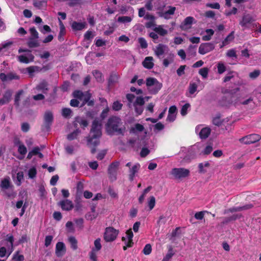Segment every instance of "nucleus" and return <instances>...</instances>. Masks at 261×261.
Masks as SVG:
<instances>
[{
    "label": "nucleus",
    "instance_id": "nucleus-1",
    "mask_svg": "<svg viewBox=\"0 0 261 261\" xmlns=\"http://www.w3.org/2000/svg\"><path fill=\"white\" fill-rule=\"evenodd\" d=\"M102 135L101 124L96 119L92 122L91 128L88 137V145L91 148V152L94 154L96 147L99 144V139Z\"/></svg>",
    "mask_w": 261,
    "mask_h": 261
},
{
    "label": "nucleus",
    "instance_id": "nucleus-2",
    "mask_svg": "<svg viewBox=\"0 0 261 261\" xmlns=\"http://www.w3.org/2000/svg\"><path fill=\"white\" fill-rule=\"evenodd\" d=\"M107 133L109 135H124L125 127L123 124L121 119L115 116H111L106 124Z\"/></svg>",
    "mask_w": 261,
    "mask_h": 261
},
{
    "label": "nucleus",
    "instance_id": "nucleus-3",
    "mask_svg": "<svg viewBox=\"0 0 261 261\" xmlns=\"http://www.w3.org/2000/svg\"><path fill=\"white\" fill-rule=\"evenodd\" d=\"M73 96L82 101L80 107H84L86 104L88 106L93 107L94 105V99H91L92 95L89 91L85 92L81 90H75L72 93Z\"/></svg>",
    "mask_w": 261,
    "mask_h": 261
},
{
    "label": "nucleus",
    "instance_id": "nucleus-4",
    "mask_svg": "<svg viewBox=\"0 0 261 261\" xmlns=\"http://www.w3.org/2000/svg\"><path fill=\"white\" fill-rule=\"evenodd\" d=\"M190 170L184 168H174L171 171V174L175 179H182L188 177Z\"/></svg>",
    "mask_w": 261,
    "mask_h": 261
},
{
    "label": "nucleus",
    "instance_id": "nucleus-5",
    "mask_svg": "<svg viewBox=\"0 0 261 261\" xmlns=\"http://www.w3.org/2000/svg\"><path fill=\"white\" fill-rule=\"evenodd\" d=\"M54 120L53 114L50 111H46L43 117V123L41 125L42 132H49Z\"/></svg>",
    "mask_w": 261,
    "mask_h": 261
},
{
    "label": "nucleus",
    "instance_id": "nucleus-6",
    "mask_svg": "<svg viewBox=\"0 0 261 261\" xmlns=\"http://www.w3.org/2000/svg\"><path fill=\"white\" fill-rule=\"evenodd\" d=\"M119 230L113 227H108L106 228L103 234V239L107 242L114 241L117 238Z\"/></svg>",
    "mask_w": 261,
    "mask_h": 261
},
{
    "label": "nucleus",
    "instance_id": "nucleus-7",
    "mask_svg": "<svg viewBox=\"0 0 261 261\" xmlns=\"http://www.w3.org/2000/svg\"><path fill=\"white\" fill-rule=\"evenodd\" d=\"M219 105L223 107H229L231 105H236L237 99L233 95L230 96H224L219 100Z\"/></svg>",
    "mask_w": 261,
    "mask_h": 261
},
{
    "label": "nucleus",
    "instance_id": "nucleus-8",
    "mask_svg": "<svg viewBox=\"0 0 261 261\" xmlns=\"http://www.w3.org/2000/svg\"><path fill=\"white\" fill-rule=\"evenodd\" d=\"M261 139V136L256 134H252L244 136L239 139L240 142L245 144L255 143Z\"/></svg>",
    "mask_w": 261,
    "mask_h": 261
},
{
    "label": "nucleus",
    "instance_id": "nucleus-9",
    "mask_svg": "<svg viewBox=\"0 0 261 261\" xmlns=\"http://www.w3.org/2000/svg\"><path fill=\"white\" fill-rule=\"evenodd\" d=\"M215 48V45L212 43H201L198 49V53L201 55H205Z\"/></svg>",
    "mask_w": 261,
    "mask_h": 261
},
{
    "label": "nucleus",
    "instance_id": "nucleus-10",
    "mask_svg": "<svg viewBox=\"0 0 261 261\" xmlns=\"http://www.w3.org/2000/svg\"><path fill=\"white\" fill-rule=\"evenodd\" d=\"M254 19L253 17L249 14H244L242 20L240 21V25L245 28H248L249 25L251 24Z\"/></svg>",
    "mask_w": 261,
    "mask_h": 261
},
{
    "label": "nucleus",
    "instance_id": "nucleus-11",
    "mask_svg": "<svg viewBox=\"0 0 261 261\" xmlns=\"http://www.w3.org/2000/svg\"><path fill=\"white\" fill-rule=\"evenodd\" d=\"M195 21V19L192 16L187 17L182 22L180 28L182 30L186 31L191 28V25Z\"/></svg>",
    "mask_w": 261,
    "mask_h": 261
},
{
    "label": "nucleus",
    "instance_id": "nucleus-12",
    "mask_svg": "<svg viewBox=\"0 0 261 261\" xmlns=\"http://www.w3.org/2000/svg\"><path fill=\"white\" fill-rule=\"evenodd\" d=\"M63 211H69L73 207L72 202L68 199H64L59 201L58 203Z\"/></svg>",
    "mask_w": 261,
    "mask_h": 261
},
{
    "label": "nucleus",
    "instance_id": "nucleus-13",
    "mask_svg": "<svg viewBox=\"0 0 261 261\" xmlns=\"http://www.w3.org/2000/svg\"><path fill=\"white\" fill-rule=\"evenodd\" d=\"M66 252V247L65 244L62 242H58L56 246V254L57 256L62 257Z\"/></svg>",
    "mask_w": 261,
    "mask_h": 261
},
{
    "label": "nucleus",
    "instance_id": "nucleus-14",
    "mask_svg": "<svg viewBox=\"0 0 261 261\" xmlns=\"http://www.w3.org/2000/svg\"><path fill=\"white\" fill-rule=\"evenodd\" d=\"M34 59V56L31 53L28 54V57L24 55H20L18 57V61L20 63L28 64L33 62Z\"/></svg>",
    "mask_w": 261,
    "mask_h": 261
},
{
    "label": "nucleus",
    "instance_id": "nucleus-15",
    "mask_svg": "<svg viewBox=\"0 0 261 261\" xmlns=\"http://www.w3.org/2000/svg\"><path fill=\"white\" fill-rule=\"evenodd\" d=\"M169 10L167 11L159 13V16L161 17H163L166 19H169L170 18L169 15H173L175 13V11L176 10V8L173 6H169Z\"/></svg>",
    "mask_w": 261,
    "mask_h": 261
},
{
    "label": "nucleus",
    "instance_id": "nucleus-16",
    "mask_svg": "<svg viewBox=\"0 0 261 261\" xmlns=\"http://www.w3.org/2000/svg\"><path fill=\"white\" fill-rule=\"evenodd\" d=\"M140 168V165L139 163H136L132 168H129L128 178L130 181L134 180L135 174L138 172Z\"/></svg>",
    "mask_w": 261,
    "mask_h": 261
},
{
    "label": "nucleus",
    "instance_id": "nucleus-17",
    "mask_svg": "<svg viewBox=\"0 0 261 261\" xmlns=\"http://www.w3.org/2000/svg\"><path fill=\"white\" fill-rule=\"evenodd\" d=\"M168 48L166 45L160 43L156 46V48L154 50L155 55L158 58H160V57L164 54L166 49Z\"/></svg>",
    "mask_w": 261,
    "mask_h": 261
},
{
    "label": "nucleus",
    "instance_id": "nucleus-18",
    "mask_svg": "<svg viewBox=\"0 0 261 261\" xmlns=\"http://www.w3.org/2000/svg\"><path fill=\"white\" fill-rule=\"evenodd\" d=\"M253 206L252 204L249 203L242 206L233 207L229 210V212H238L243 211H247L251 208Z\"/></svg>",
    "mask_w": 261,
    "mask_h": 261
},
{
    "label": "nucleus",
    "instance_id": "nucleus-19",
    "mask_svg": "<svg viewBox=\"0 0 261 261\" xmlns=\"http://www.w3.org/2000/svg\"><path fill=\"white\" fill-rule=\"evenodd\" d=\"M13 92L11 90H7L4 93L3 98L1 99L3 101L4 105L8 103L11 99Z\"/></svg>",
    "mask_w": 261,
    "mask_h": 261
},
{
    "label": "nucleus",
    "instance_id": "nucleus-20",
    "mask_svg": "<svg viewBox=\"0 0 261 261\" xmlns=\"http://www.w3.org/2000/svg\"><path fill=\"white\" fill-rule=\"evenodd\" d=\"M153 57H147L145 58L142 62V65L146 69H151L154 66V63L152 62Z\"/></svg>",
    "mask_w": 261,
    "mask_h": 261
},
{
    "label": "nucleus",
    "instance_id": "nucleus-21",
    "mask_svg": "<svg viewBox=\"0 0 261 261\" xmlns=\"http://www.w3.org/2000/svg\"><path fill=\"white\" fill-rule=\"evenodd\" d=\"M48 83L45 80L41 82L36 87L37 90L42 91L44 93H46V91L48 90Z\"/></svg>",
    "mask_w": 261,
    "mask_h": 261
},
{
    "label": "nucleus",
    "instance_id": "nucleus-22",
    "mask_svg": "<svg viewBox=\"0 0 261 261\" xmlns=\"http://www.w3.org/2000/svg\"><path fill=\"white\" fill-rule=\"evenodd\" d=\"M211 132V129L208 127H205L202 128L199 133L200 139H205L208 137Z\"/></svg>",
    "mask_w": 261,
    "mask_h": 261
},
{
    "label": "nucleus",
    "instance_id": "nucleus-23",
    "mask_svg": "<svg viewBox=\"0 0 261 261\" xmlns=\"http://www.w3.org/2000/svg\"><path fill=\"white\" fill-rule=\"evenodd\" d=\"M86 23L85 22H79L73 21L71 24V28L74 31H81L86 28Z\"/></svg>",
    "mask_w": 261,
    "mask_h": 261
},
{
    "label": "nucleus",
    "instance_id": "nucleus-24",
    "mask_svg": "<svg viewBox=\"0 0 261 261\" xmlns=\"http://www.w3.org/2000/svg\"><path fill=\"white\" fill-rule=\"evenodd\" d=\"M163 85L161 83L158 81L151 87L149 88V91L152 94H156L161 89Z\"/></svg>",
    "mask_w": 261,
    "mask_h": 261
},
{
    "label": "nucleus",
    "instance_id": "nucleus-25",
    "mask_svg": "<svg viewBox=\"0 0 261 261\" xmlns=\"http://www.w3.org/2000/svg\"><path fill=\"white\" fill-rule=\"evenodd\" d=\"M13 187L10 182L9 177L4 178L1 180V187L3 189L7 190Z\"/></svg>",
    "mask_w": 261,
    "mask_h": 261
},
{
    "label": "nucleus",
    "instance_id": "nucleus-26",
    "mask_svg": "<svg viewBox=\"0 0 261 261\" xmlns=\"http://www.w3.org/2000/svg\"><path fill=\"white\" fill-rule=\"evenodd\" d=\"M234 38V31H232L222 41L220 47L222 48L228 44L230 41L233 40Z\"/></svg>",
    "mask_w": 261,
    "mask_h": 261
},
{
    "label": "nucleus",
    "instance_id": "nucleus-27",
    "mask_svg": "<svg viewBox=\"0 0 261 261\" xmlns=\"http://www.w3.org/2000/svg\"><path fill=\"white\" fill-rule=\"evenodd\" d=\"M59 20L60 22V32L58 35V40L59 41L62 42L64 40L63 36L66 33V30L61 20L60 19Z\"/></svg>",
    "mask_w": 261,
    "mask_h": 261
},
{
    "label": "nucleus",
    "instance_id": "nucleus-28",
    "mask_svg": "<svg viewBox=\"0 0 261 261\" xmlns=\"http://www.w3.org/2000/svg\"><path fill=\"white\" fill-rule=\"evenodd\" d=\"M24 93L23 90H20L17 92L15 95L14 97V105L16 108L19 107L20 106V96Z\"/></svg>",
    "mask_w": 261,
    "mask_h": 261
},
{
    "label": "nucleus",
    "instance_id": "nucleus-29",
    "mask_svg": "<svg viewBox=\"0 0 261 261\" xmlns=\"http://www.w3.org/2000/svg\"><path fill=\"white\" fill-rule=\"evenodd\" d=\"M37 39H34V38L31 37L29 38L27 44L30 48L37 47L40 46V44Z\"/></svg>",
    "mask_w": 261,
    "mask_h": 261
},
{
    "label": "nucleus",
    "instance_id": "nucleus-30",
    "mask_svg": "<svg viewBox=\"0 0 261 261\" xmlns=\"http://www.w3.org/2000/svg\"><path fill=\"white\" fill-rule=\"evenodd\" d=\"M180 230V227H177L175 229L173 230L172 233L169 236L170 240L174 241L175 238L178 237L181 234Z\"/></svg>",
    "mask_w": 261,
    "mask_h": 261
},
{
    "label": "nucleus",
    "instance_id": "nucleus-31",
    "mask_svg": "<svg viewBox=\"0 0 261 261\" xmlns=\"http://www.w3.org/2000/svg\"><path fill=\"white\" fill-rule=\"evenodd\" d=\"M207 35H204L202 37L203 41H209L212 39V37L214 34V31L211 29H207L205 30Z\"/></svg>",
    "mask_w": 261,
    "mask_h": 261
},
{
    "label": "nucleus",
    "instance_id": "nucleus-32",
    "mask_svg": "<svg viewBox=\"0 0 261 261\" xmlns=\"http://www.w3.org/2000/svg\"><path fill=\"white\" fill-rule=\"evenodd\" d=\"M74 201L75 203V207L76 210H80L82 206V198L81 194H78V193L76 194L75 199Z\"/></svg>",
    "mask_w": 261,
    "mask_h": 261
},
{
    "label": "nucleus",
    "instance_id": "nucleus-33",
    "mask_svg": "<svg viewBox=\"0 0 261 261\" xmlns=\"http://www.w3.org/2000/svg\"><path fill=\"white\" fill-rule=\"evenodd\" d=\"M144 127L143 125L140 123H136L135 127H132L130 129V133H136V131L142 132L144 130Z\"/></svg>",
    "mask_w": 261,
    "mask_h": 261
},
{
    "label": "nucleus",
    "instance_id": "nucleus-34",
    "mask_svg": "<svg viewBox=\"0 0 261 261\" xmlns=\"http://www.w3.org/2000/svg\"><path fill=\"white\" fill-rule=\"evenodd\" d=\"M119 165H120V162L119 161L113 162L109 166L108 171L117 172Z\"/></svg>",
    "mask_w": 261,
    "mask_h": 261
},
{
    "label": "nucleus",
    "instance_id": "nucleus-35",
    "mask_svg": "<svg viewBox=\"0 0 261 261\" xmlns=\"http://www.w3.org/2000/svg\"><path fill=\"white\" fill-rule=\"evenodd\" d=\"M68 241L70 244L71 248L73 250H75L77 249V241L74 237H70L68 238Z\"/></svg>",
    "mask_w": 261,
    "mask_h": 261
},
{
    "label": "nucleus",
    "instance_id": "nucleus-36",
    "mask_svg": "<svg viewBox=\"0 0 261 261\" xmlns=\"http://www.w3.org/2000/svg\"><path fill=\"white\" fill-rule=\"evenodd\" d=\"M153 31L162 36H164L167 34L168 31L163 29L162 26L160 25L158 27H155L153 29Z\"/></svg>",
    "mask_w": 261,
    "mask_h": 261
},
{
    "label": "nucleus",
    "instance_id": "nucleus-37",
    "mask_svg": "<svg viewBox=\"0 0 261 261\" xmlns=\"http://www.w3.org/2000/svg\"><path fill=\"white\" fill-rule=\"evenodd\" d=\"M213 124L215 125L219 126L223 123V120L221 119V114H217L216 117H215L212 120Z\"/></svg>",
    "mask_w": 261,
    "mask_h": 261
},
{
    "label": "nucleus",
    "instance_id": "nucleus-38",
    "mask_svg": "<svg viewBox=\"0 0 261 261\" xmlns=\"http://www.w3.org/2000/svg\"><path fill=\"white\" fill-rule=\"evenodd\" d=\"M158 81L154 77H148L146 80V85L148 89L151 87L154 84H155Z\"/></svg>",
    "mask_w": 261,
    "mask_h": 261
},
{
    "label": "nucleus",
    "instance_id": "nucleus-39",
    "mask_svg": "<svg viewBox=\"0 0 261 261\" xmlns=\"http://www.w3.org/2000/svg\"><path fill=\"white\" fill-rule=\"evenodd\" d=\"M210 165V163L208 162H205L204 163H201L198 164V169L199 172L200 173H204L206 172L205 170L204 169V167H208Z\"/></svg>",
    "mask_w": 261,
    "mask_h": 261
},
{
    "label": "nucleus",
    "instance_id": "nucleus-40",
    "mask_svg": "<svg viewBox=\"0 0 261 261\" xmlns=\"http://www.w3.org/2000/svg\"><path fill=\"white\" fill-rule=\"evenodd\" d=\"M79 133H80L79 129H77L74 130L73 132L68 134L67 136V139L69 141L73 140L76 138Z\"/></svg>",
    "mask_w": 261,
    "mask_h": 261
},
{
    "label": "nucleus",
    "instance_id": "nucleus-41",
    "mask_svg": "<svg viewBox=\"0 0 261 261\" xmlns=\"http://www.w3.org/2000/svg\"><path fill=\"white\" fill-rule=\"evenodd\" d=\"M174 253L173 252V249L171 247H170L167 254L164 257L162 261H168L174 255Z\"/></svg>",
    "mask_w": 261,
    "mask_h": 261
},
{
    "label": "nucleus",
    "instance_id": "nucleus-42",
    "mask_svg": "<svg viewBox=\"0 0 261 261\" xmlns=\"http://www.w3.org/2000/svg\"><path fill=\"white\" fill-rule=\"evenodd\" d=\"M123 105L119 101H115L112 105V109L115 111L120 110L122 108Z\"/></svg>",
    "mask_w": 261,
    "mask_h": 261
},
{
    "label": "nucleus",
    "instance_id": "nucleus-43",
    "mask_svg": "<svg viewBox=\"0 0 261 261\" xmlns=\"http://www.w3.org/2000/svg\"><path fill=\"white\" fill-rule=\"evenodd\" d=\"M145 103L144 98L141 96L137 97L134 103V106H143Z\"/></svg>",
    "mask_w": 261,
    "mask_h": 261
},
{
    "label": "nucleus",
    "instance_id": "nucleus-44",
    "mask_svg": "<svg viewBox=\"0 0 261 261\" xmlns=\"http://www.w3.org/2000/svg\"><path fill=\"white\" fill-rule=\"evenodd\" d=\"M119 79V76L116 74H112L110 76V77L109 79V84L111 85L117 82Z\"/></svg>",
    "mask_w": 261,
    "mask_h": 261
},
{
    "label": "nucleus",
    "instance_id": "nucleus-45",
    "mask_svg": "<svg viewBox=\"0 0 261 261\" xmlns=\"http://www.w3.org/2000/svg\"><path fill=\"white\" fill-rule=\"evenodd\" d=\"M93 74L97 82H101L103 80L102 73L98 70H94Z\"/></svg>",
    "mask_w": 261,
    "mask_h": 261
},
{
    "label": "nucleus",
    "instance_id": "nucleus-46",
    "mask_svg": "<svg viewBox=\"0 0 261 261\" xmlns=\"http://www.w3.org/2000/svg\"><path fill=\"white\" fill-rule=\"evenodd\" d=\"M218 73L222 74L226 70V67L223 63L219 62L217 64Z\"/></svg>",
    "mask_w": 261,
    "mask_h": 261
},
{
    "label": "nucleus",
    "instance_id": "nucleus-47",
    "mask_svg": "<svg viewBox=\"0 0 261 261\" xmlns=\"http://www.w3.org/2000/svg\"><path fill=\"white\" fill-rule=\"evenodd\" d=\"M132 20V19L130 17L127 16H120L118 18V21L122 23L129 22Z\"/></svg>",
    "mask_w": 261,
    "mask_h": 261
},
{
    "label": "nucleus",
    "instance_id": "nucleus-48",
    "mask_svg": "<svg viewBox=\"0 0 261 261\" xmlns=\"http://www.w3.org/2000/svg\"><path fill=\"white\" fill-rule=\"evenodd\" d=\"M208 69L207 67H204L201 68L199 70V73L200 74L204 79H205L208 76Z\"/></svg>",
    "mask_w": 261,
    "mask_h": 261
},
{
    "label": "nucleus",
    "instance_id": "nucleus-49",
    "mask_svg": "<svg viewBox=\"0 0 261 261\" xmlns=\"http://www.w3.org/2000/svg\"><path fill=\"white\" fill-rule=\"evenodd\" d=\"M197 85L195 83H190L189 87V91L191 94H194L197 90Z\"/></svg>",
    "mask_w": 261,
    "mask_h": 261
},
{
    "label": "nucleus",
    "instance_id": "nucleus-50",
    "mask_svg": "<svg viewBox=\"0 0 261 261\" xmlns=\"http://www.w3.org/2000/svg\"><path fill=\"white\" fill-rule=\"evenodd\" d=\"M109 178L111 182H113L117 179V172L108 171Z\"/></svg>",
    "mask_w": 261,
    "mask_h": 261
},
{
    "label": "nucleus",
    "instance_id": "nucleus-51",
    "mask_svg": "<svg viewBox=\"0 0 261 261\" xmlns=\"http://www.w3.org/2000/svg\"><path fill=\"white\" fill-rule=\"evenodd\" d=\"M138 42L140 44L141 47L142 49H145L147 47V46H148L146 40L144 38H143V37L139 38L138 39Z\"/></svg>",
    "mask_w": 261,
    "mask_h": 261
},
{
    "label": "nucleus",
    "instance_id": "nucleus-52",
    "mask_svg": "<svg viewBox=\"0 0 261 261\" xmlns=\"http://www.w3.org/2000/svg\"><path fill=\"white\" fill-rule=\"evenodd\" d=\"M169 57L170 59V61H169L168 59H165L163 60V64L164 67H167L171 62L173 61V58L174 57V54H170Z\"/></svg>",
    "mask_w": 261,
    "mask_h": 261
},
{
    "label": "nucleus",
    "instance_id": "nucleus-53",
    "mask_svg": "<svg viewBox=\"0 0 261 261\" xmlns=\"http://www.w3.org/2000/svg\"><path fill=\"white\" fill-rule=\"evenodd\" d=\"M18 147V152L20 154L24 155L27 153V149L23 144L22 145H20Z\"/></svg>",
    "mask_w": 261,
    "mask_h": 261
},
{
    "label": "nucleus",
    "instance_id": "nucleus-54",
    "mask_svg": "<svg viewBox=\"0 0 261 261\" xmlns=\"http://www.w3.org/2000/svg\"><path fill=\"white\" fill-rule=\"evenodd\" d=\"M155 203V199L154 196H151L149 198V200L148 202V206L149 208V210L151 211L154 206Z\"/></svg>",
    "mask_w": 261,
    "mask_h": 261
},
{
    "label": "nucleus",
    "instance_id": "nucleus-55",
    "mask_svg": "<svg viewBox=\"0 0 261 261\" xmlns=\"http://www.w3.org/2000/svg\"><path fill=\"white\" fill-rule=\"evenodd\" d=\"M8 81H12L13 80H19L20 77L16 73L10 72L7 74Z\"/></svg>",
    "mask_w": 261,
    "mask_h": 261
},
{
    "label": "nucleus",
    "instance_id": "nucleus-56",
    "mask_svg": "<svg viewBox=\"0 0 261 261\" xmlns=\"http://www.w3.org/2000/svg\"><path fill=\"white\" fill-rule=\"evenodd\" d=\"M101 239L100 238H98L94 241V249L95 251H99L101 248V245L100 244Z\"/></svg>",
    "mask_w": 261,
    "mask_h": 261
},
{
    "label": "nucleus",
    "instance_id": "nucleus-57",
    "mask_svg": "<svg viewBox=\"0 0 261 261\" xmlns=\"http://www.w3.org/2000/svg\"><path fill=\"white\" fill-rule=\"evenodd\" d=\"M37 174V170L35 167H32L29 170L28 175L30 178H34Z\"/></svg>",
    "mask_w": 261,
    "mask_h": 261
},
{
    "label": "nucleus",
    "instance_id": "nucleus-58",
    "mask_svg": "<svg viewBox=\"0 0 261 261\" xmlns=\"http://www.w3.org/2000/svg\"><path fill=\"white\" fill-rule=\"evenodd\" d=\"M17 182L16 185L17 186H20L21 185V182L22 180L23 179V172L22 171H19L17 173Z\"/></svg>",
    "mask_w": 261,
    "mask_h": 261
},
{
    "label": "nucleus",
    "instance_id": "nucleus-59",
    "mask_svg": "<svg viewBox=\"0 0 261 261\" xmlns=\"http://www.w3.org/2000/svg\"><path fill=\"white\" fill-rule=\"evenodd\" d=\"M71 110L69 108H63L62 109V114L63 117L67 118L71 115Z\"/></svg>",
    "mask_w": 261,
    "mask_h": 261
},
{
    "label": "nucleus",
    "instance_id": "nucleus-60",
    "mask_svg": "<svg viewBox=\"0 0 261 261\" xmlns=\"http://www.w3.org/2000/svg\"><path fill=\"white\" fill-rule=\"evenodd\" d=\"M151 246L149 244H148L145 246L143 250V252L145 255H148L151 253Z\"/></svg>",
    "mask_w": 261,
    "mask_h": 261
},
{
    "label": "nucleus",
    "instance_id": "nucleus-61",
    "mask_svg": "<svg viewBox=\"0 0 261 261\" xmlns=\"http://www.w3.org/2000/svg\"><path fill=\"white\" fill-rule=\"evenodd\" d=\"M190 104L187 103L182 107L180 111V114L182 116H185L187 114V110L190 107Z\"/></svg>",
    "mask_w": 261,
    "mask_h": 261
},
{
    "label": "nucleus",
    "instance_id": "nucleus-62",
    "mask_svg": "<svg viewBox=\"0 0 261 261\" xmlns=\"http://www.w3.org/2000/svg\"><path fill=\"white\" fill-rule=\"evenodd\" d=\"M241 216L240 215H233V216H232L230 217L225 218V220L223 221V223H228L231 221L235 220L237 219L240 218Z\"/></svg>",
    "mask_w": 261,
    "mask_h": 261
},
{
    "label": "nucleus",
    "instance_id": "nucleus-63",
    "mask_svg": "<svg viewBox=\"0 0 261 261\" xmlns=\"http://www.w3.org/2000/svg\"><path fill=\"white\" fill-rule=\"evenodd\" d=\"M186 65H181L180 67L177 69L176 72L177 75L179 76H180L185 74V69L186 67Z\"/></svg>",
    "mask_w": 261,
    "mask_h": 261
},
{
    "label": "nucleus",
    "instance_id": "nucleus-64",
    "mask_svg": "<svg viewBox=\"0 0 261 261\" xmlns=\"http://www.w3.org/2000/svg\"><path fill=\"white\" fill-rule=\"evenodd\" d=\"M21 128L23 132L27 133L29 131L30 126L28 123L23 122L21 124Z\"/></svg>",
    "mask_w": 261,
    "mask_h": 261
}]
</instances>
